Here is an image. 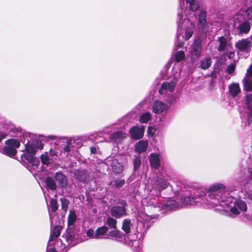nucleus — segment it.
<instances>
[{
    "mask_svg": "<svg viewBox=\"0 0 252 252\" xmlns=\"http://www.w3.org/2000/svg\"><path fill=\"white\" fill-rule=\"evenodd\" d=\"M5 146L2 149V153L9 157L13 158L17 154V148L20 146V142L19 140L11 138L5 141Z\"/></svg>",
    "mask_w": 252,
    "mask_h": 252,
    "instance_id": "obj_1",
    "label": "nucleus"
},
{
    "mask_svg": "<svg viewBox=\"0 0 252 252\" xmlns=\"http://www.w3.org/2000/svg\"><path fill=\"white\" fill-rule=\"evenodd\" d=\"M202 39L200 36H197L191 45L189 54L192 62L198 61L201 55Z\"/></svg>",
    "mask_w": 252,
    "mask_h": 252,
    "instance_id": "obj_2",
    "label": "nucleus"
},
{
    "mask_svg": "<svg viewBox=\"0 0 252 252\" xmlns=\"http://www.w3.org/2000/svg\"><path fill=\"white\" fill-rule=\"evenodd\" d=\"M238 53L244 52L249 54L252 47V42L249 38H243L238 40L235 44Z\"/></svg>",
    "mask_w": 252,
    "mask_h": 252,
    "instance_id": "obj_3",
    "label": "nucleus"
},
{
    "mask_svg": "<svg viewBox=\"0 0 252 252\" xmlns=\"http://www.w3.org/2000/svg\"><path fill=\"white\" fill-rule=\"evenodd\" d=\"M144 131V126H133L130 128L129 133L133 139L137 140L143 138Z\"/></svg>",
    "mask_w": 252,
    "mask_h": 252,
    "instance_id": "obj_4",
    "label": "nucleus"
},
{
    "mask_svg": "<svg viewBox=\"0 0 252 252\" xmlns=\"http://www.w3.org/2000/svg\"><path fill=\"white\" fill-rule=\"evenodd\" d=\"M110 211L111 216L116 219L120 218L126 215V208L118 205L113 206Z\"/></svg>",
    "mask_w": 252,
    "mask_h": 252,
    "instance_id": "obj_5",
    "label": "nucleus"
},
{
    "mask_svg": "<svg viewBox=\"0 0 252 252\" xmlns=\"http://www.w3.org/2000/svg\"><path fill=\"white\" fill-rule=\"evenodd\" d=\"M177 84V80L174 78L170 82H165L161 84L159 90V93L163 94L165 93V90H168L170 92H172Z\"/></svg>",
    "mask_w": 252,
    "mask_h": 252,
    "instance_id": "obj_6",
    "label": "nucleus"
},
{
    "mask_svg": "<svg viewBox=\"0 0 252 252\" xmlns=\"http://www.w3.org/2000/svg\"><path fill=\"white\" fill-rule=\"evenodd\" d=\"M169 185V183L162 178H158L156 180L154 185V188L158 191L157 195L160 196V192L162 190L166 189Z\"/></svg>",
    "mask_w": 252,
    "mask_h": 252,
    "instance_id": "obj_7",
    "label": "nucleus"
},
{
    "mask_svg": "<svg viewBox=\"0 0 252 252\" xmlns=\"http://www.w3.org/2000/svg\"><path fill=\"white\" fill-rule=\"evenodd\" d=\"M206 18L207 14L206 12L203 10H201L199 14L197 27L198 30L202 32H203L205 29L207 23Z\"/></svg>",
    "mask_w": 252,
    "mask_h": 252,
    "instance_id": "obj_8",
    "label": "nucleus"
},
{
    "mask_svg": "<svg viewBox=\"0 0 252 252\" xmlns=\"http://www.w3.org/2000/svg\"><path fill=\"white\" fill-rule=\"evenodd\" d=\"M55 180L58 182L59 185L62 188H65L67 185V177L62 172H57L54 176Z\"/></svg>",
    "mask_w": 252,
    "mask_h": 252,
    "instance_id": "obj_9",
    "label": "nucleus"
},
{
    "mask_svg": "<svg viewBox=\"0 0 252 252\" xmlns=\"http://www.w3.org/2000/svg\"><path fill=\"white\" fill-rule=\"evenodd\" d=\"M150 164L152 168L158 169L160 166V161L158 154L152 153L150 155Z\"/></svg>",
    "mask_w": 252,
    "mask_h": 252,
    "instance_id": "obj_10",
    "label": "nucleus"
},
{
    "mask_svg": "<svg viewBox=\"0 0 252 252\" xmlns=\"http://www.w3.org/2000/svg\"><path fill=\"white\" fill-rule=\"evenodd\" d=\"M111 166L113 172L115 174H120L124 170V166L122 163L118 161V159H114L112 160Z\"/></svg>",
    "mask_w": 252,
    "mask_h": 252,
    "instance_id": "obj_11",
    "label": "nucleus"
},
{
    "mask_svg": "<svg viewBox=\"0 0 252 252\" xmlns=\"http://www.w3.org/2000/svg\"><path fill=\"white\" fill-rule=\"evenodd\" d=\"M148 143L147 141L140 140L137 142L135 145V152L138 153L145 152L147 150Z\"/></svg>",
    "mask_w": 252,
    "mask_h": 252,
    "instance_id": "obj_12",
    "label": "nucleus"
},
{
    "mask_svg": "<svg viewBox=\"0 0 252 252\" xmlns=\"http://www.w3.org/2000/svg\"><path fill=\"white\" fill-rule=\"evenodd\" d=\"M166 109V105L159 101H156L153 105V111L156 114H160Z\"/></svg>",
    "mask_w": 252,
    "mask_h": 252,
    "instance_id": "obj_13",
    "label": "nucleus"
},
{
    "mask_svg": "<svg viewBox=\"0 0 252 252\" xmlns=\"http://www.w3.org/2000/svg\"><path fill=\"white\" fill-rule=\"evenodd\" d=\"M108 232V227L106 225L98 227L95 231L94 239L102 238L103 236L107 234Z\"/></svg>",
    "mask_w": 252,
    "mask_h": 252,
    "instance_id": "obj_14",
    "label": "nucleus"
},
{
    "mask_svg": "<svg viewBox=\"0 0 252 252\" xmlns=\"http://www.w3.org/2000/svg\"><path fill=\"white\" fill-rule=\"evenodd\" d=\"M251 27L250 22L245 21L240 23L237 29L239 30L240 34H248L250 31Z\"/></svg>",
    "mask_w": 252,
    "mask_h": 252,
    "instance_id": "obj_15",
    "label": "nucleus"
},
{
    "mask_svg": "<svg viewBox=\"0 0 252 252\" xmlns=\"http://www.w3.org/2000/svg\"><path fill=\"white\" fill-rule=\"evenodd\" d=\"M34 155L30 154L28 153H24L22 157L24 158L27 160L31 163L33 166H38L40 164V161L38 158L34 157Z\"/></svg>",
    "mask_w": 252,
    "mask_h": 252,
    "instance_id": "obj_16",
    "label": "nucleus"
},
{
    "mask_svg": "<svg viewBox=\"0 0 252 252\" xmlns=\"http://www.w3.org/2000/svg\"><path fill=\"white\" fill-rule=\"evenodd\" d=\"M62 229L63 227L61 225H55L51 232L49 240L53 241L58 238L61 234Z\"/></svg>",
    "mask_w": 252,
    "mask_h": 252,
    "instance_id": "obj_17",
    "label": "nucleus"
},
{
    "mask_svg": "<svg viewBox=\"0 0 252 252\" xmlns=\"http://www.w3.org/2000/svg\"><path fill=\"white\" fill-rule=\"evenodd\" d=\"M218 41L219 42V45L217 50L220 52L224 51L228 46L227 38L224 36H221L218 38Z\"/></svg>",
    "mask_w": 252,
    "mask_h": 252,
    "instance_id": "obj_18",
    "label": "nucleus"
},
{
    "mask_svg": "<svg viewBox=\"0 0 252 252\" xmlns=\"http://www.w3.org/2000/svg\"><path fill=\"white\" fill-rule=\"evenodd\" d=\"M229 91L233 97H235L240 92V88L238 83H232L229 86Z\"/></svg>",
    "mask_w": 252,
    "mask_h": 252,
    "instance_id": "obj_19",
    "label": "nucleus"
},
{
    "mask_svg": "<svg viewBox=\"0 0 252 252\" xmlns=\"http://www.w3.org/2000/svg\"><path fill=\"white\" fill-rule=\"evenodd\" d=\"M63 237H64L65 241L69 244H71L75 238V235L74 230L72 229H67L64 233Z\"/></svg>",
    "mask_w": 252,
    "mask_h": 252,
    "instance_id": "obj_20",
    "label": "nucleus"
},
{
    "mask_svg": "<svg viewBox=\"0 0 252 252\" xmlns=\"http://www.w3.org/2000/svg\"><path fill=\"white\" fill-rule=\"evenodd\" d=\"M112 230L107 232V236L110 238H115L116 239H121L123 237L122 233L121 231L116 228H112Z\"/></svg>",
    "mask_w": 252,
    "mask_h": 252,
    "instance_id": "obj_21",
    "label": "nucleus"
},
{
    "mask_svg": "<svg viewBox=\"0 0 252 252\" xmlns=\"http://www.w3.org/2000/svg\"><path fill=\"white\" fill-rule=\"evenodd\" d=\"M212 60L210 57H206L200 62V67L203 70L208 69L212 64Z\"/></svg>",
    "mask_w": 252,
    "mask_h": 252,
    "instance_id": "obj_22",
    "label": "nucleus"
},
{
    "mask_svg": "<svg viewBox=\"0 0 252 252\" xmlns=\"http://www.w3.org/2000/svg\"><path fill=\"white\" fill-rule=\"evenodd\" d=\"M132 225L130 220L125 219L123 222L122 229L126 234H128L130 232V228Z\"/></svg>",
    "mask_w": 252,
    "mask_h": 252,
    "instance_id": "obj_23",
    "label": "nucleus"
},
{
    "mask_svg": "<svg viewBox=\"0 0 252 252\" xmlns=\"http://www.w3.org/2000/svg\"><path fill=\"white\" fill-rule=\"evenodd\" d=\"M45 183L47 188L51 190H55L57 189L56 183L54 179L51 177H47L45 179Z\"/></svg>",
    "mask_w": 252,
    "mask_h": 252,
    "instance_id": "obj_24",
    "label": "nucleus"
},
{
    "mask_svg": "<svg viewBox=\"0 0 252 252\" xmlns=\"http://www.w3.org/2000/svg\"><path fill=\"white\" fill-rule=\"evenodd\" d=\"M244 89L247 92H252V80L248 78L243 79Z\"/></svg>",
    "mask_w": 252,
    "mask_h": 252,
    "instance_id": "obj_25",
    "label": "nucleus"
},
{
    "mask_svg": "<svg viewBox=\"0 0 252 252\" xmlns=\"http://www.w3.org/2000/svg\"><path fill=\"white\" fill-rule=\"evenodd\" d=\"M76 220V215L74 211L70 210L67 218V223L69 226L73 225Z\"/></svg>",
    "mask_w": 252,
    "mask_h": 252,
    "instance_id": "obj_26",
    "label": "nucleus"
},
{
    "mask_svg": "<svg viewBox=\"0 0 252 252\" xmlns=\"http://www.w3.org/2000/svg\"><path fill=\"white\" fill-rule=\"evenodd\" d=\"M111 137L112 139L115 141L122 140L125 138V133L121 131H117L113 133Z\"/></svg>",
    "mask_w": 252,
    "mask_h": 252,
    "instance_id": "obj_27",
    "label": "nucleus"
},
{
    "mask_svg": "<svg viewBox=\"0 0 252 252\" xmlns=\"http://www.w3.org/2000/svg\"><path fill=\"white\" fill-rule=\"evenodd\" d=\"M151 119V114L150 112H146L140 116L139 122L142 124L147 123Z\"/></svg>",
    "mask_w": 252,
    "mask_h": 252,
    "instance_id": "obj_28",
    "label": "nucleus"
},
{
    "mask_svg": "<svg viewBox=\"0 0 252 252\" xmlns=\"http://www.w3.org/2000/svg\"><path fill=\"white\" fill-rule=\"evenodd\" d=\"M117 220L114 218L109 217L106 220L105 224H107L110 228H116L117 227Z\"/></svg>",
    "mask_w": 252,
    "mask_h": 252,
    "instance_id": "obj_29",
    "label": "nucleus"
},
{
    "mask_svg": "<svg viewBox=\"0 0 252 252\" xmlns=\"http://www.w3.org/2000/svg\"><path fill=\"white\" fill-rule=\"evenodd\" d=\"M25 153H28L32 155H35L36 150L35 149L32 143L28 142L25 144Z\"/></svg>",
    "mask_w": 252,
    "mask_h": 252,
    "instance_id": "obj_30",
    "label": "nucleus"
},
{
    "mask_svg": "<svg viewBox=\"0 0 252 252\" xmlns=\"http://www.w3.org/2000/svg\"><path fill=\"white\" fill-rule=\"evenodd\" d=\"M185 58V54L183 51H179L176 52L174 55L175 62L179 63L184 60Z\"/></svg>",
    "mask_w": 252,
    "mask_h": 252,
    "instance_id": "obj_31",
    "label": "nucleus"
},
{
    "mask_svg": "<svg viewBox=\"0 0 252 252\" xmlns=\"http://www.w3.org/2000/svg\"><path fill=\"white\" fill-rule=\"evenodd\" d=\"M60 200L61 202L62 210H63L64 212V213H65L66 212V211L68 209L69 201H68V199H67L65 197L61 198Z\"/></svg>",
    "mask_w": 252,
    "mask_h": 252,
    "instance_id": "obj_32",
    "label": "nucleus"
},
{
    "mask_svg": "<svg viewBox=\"0 0 252 252\" xmlns=\"http://www.w3.org/2000/svg\"><path fill=\"white\" fill-rule=\"evenodd\" d=\"M50 205L52 212L55 213L58 210L59 206L56 199L51 198L50 200Z\"/></svg>",
    "mask_w": 252,
    "mask_h": 252,
    "instance_id": "obj_33",
    "label": "nucleus"
},
{
    "mask_svg": "<svg viewBox=\"0 0 252 252\" xmlns=\"http://www.w3.org/2000/svg\"><path fill=\"white\" fill-rule=\"evenodd\" d=\"M133 171L136 172L139 168L141 164V160L140 158L139 157H136L133 159Z\"/></svg>",
    "mask_w": 252,
    "mask_h": 252,
    "instance_id": "obj_34",
    "label": "nucleus"
},
{
    "mask_svg": "<svg viewBox=\"0 0 252 252\" xmlns=\"http://www.w3.org/2000/svg\"><path fill=\"white\" fill-rule=\"evenodd\" d=\"M182 199L183 200V203L185 205H193L196 203L195 198L192 196L182 197Z\"/></svg>",
    "mask_w": 252,
    "mask_h": 252,
    "instance_id": "obj_35",
    "label": "nucleus"
},
{
    "mask_svg": "<svg viewBox=\"0 0 252 252\" xmlns=\"http://www.w3.org/2000/svg\"><path fill=\"white\" fill-rule=\"evenodd\" d=\"M235 205L238 208L242 211H246L247 210V206L246 203L242 200H238Z\"/></svg>",
    "mask_w": 252,
    "mask_h": 252,
    "instance_id": "obj_36",
    "label": "nucleus"
},
{
    "mask_svg": "<svg viewBox=\"0 0 252 252\" xmlns=\"http://www.w3.org/2000/svg\"><path fill=\"white\" fill-rule=\"evenodd\" d=\"M225 186L222 184H217L211 186L209 190L211 192L216 191L220 189H224Z\"/></svg>",
    "mask_w": 252,
    "mask_h": 252,
    "instance_id": "obj_37",
    "label": "nucleus"
},
{
    "mask_svg": "<svg viewBox=\"0 0 252 252\" xmlns=\"http://www.w3.org/2000/svg\"><path fill=\"white\" fill-rule=\"evenodd\" d=\"M31 143L35 150L36 149L40 150L43 149L44 144L42 143L41 141L39 140H34Z\"/></svg>",
    "mask_w": 252,
    "mask_h": 252,
    "instance_id": "obj_38",
    "label": "nucleus"
},
{
    "mask_svg": "<svg viewBox=\"0 0 252 252\" xmlns=\"http://www.w3.org/2000/svg\"><path fill=\"white\" fill-rule=\"evenodd\" d=\"M246 101L248 109L252 112V94L247 95Z\"/></svg>",
    "mask_w": 252,
    "mask_h": 252,
    "instance_id": "obj_39",
    "label": "nucleus"
},
{
    "mask_svg": "<svg viewBox=\"0 0 252 252\" xmlns=\"http://www.w3.org/2000/svg\"><path fill=\"white\" fill-rule=\"evenodd\" d=\"M236 64L235 63H231L227 66L226 68V72L229 74H233L235 70Z\"/></svg>",
    "mask_w": 252,
    "mask_h": 252,
    "instance_id": "obj_40",
    "label": "nucleus"
},
{
    "mask_svg": "<svg viewBox=\"0 0 252 252\" xmlns=\"http://www.w3.org/2000/svg\"><path fill=\"white\" fill-rule=\"evenodd\" d=\"M40 159H41V162L44 165H47L49 163V158L46 155L42 154L40 156Z\"/></svg>",
    "mask_w": 252,
    "mask_h": 252,
    "instance_id": "obj_41",
    "label": "nucleus"
},
{
    "mask_svg": "<svg viewBox=\"0 0 252 252\" xmlns=\"http://www.w3.org/2000/svg\"><path fill=\"white\" fill-rule=\"evenodd\" d=\"M189 5L190 10H192L193 11H195L199 8V5L196 1L189 3Z\"/></svg>",
    "mask_w": 252,
    "mask_h": 252,
    "instance_id": "obj_42",
    "label": "nucleus"
},
{
    "mask_svg": "<svg viewBox=\"0 0 252 252\" xmlns=\"http://www.w3.org/2000/svg\"><path fill=\"white\" fill-rule=\"evenodd\" d=\"M193 34V31L191 30H186L185 34V39L186 40H188Z\"/></svg>",
    "mask_w": 252,
    "mask_h": 252,
    "instance_id": "obj_43",
    "label": "nucleus"
},
{
    "mask_svg": "<svg viewBox=\"0 0 252 252\" xmlns=\"http://www.w3.org/2000/svg\"><path fill=\"white\" fill-rule=\"evenodd\" d=\"M114 186L116 188H119L122 187L125 183V180H114Z\"/></svg>",
    "mask_w": 252,
    "mask_h": 252,
    "instance_id": "obj_44",
    "label": "nucleus"
},
{
    "mask_svg": "<svg viewBox=\"0 0 252 252\" xmlns=\"http://www.w3.org/2000/svg\"><path fill=\"white\" fill-rule=\"evenodd\" d=\"M86 235L88 237L94 239L95 232L92 228L89 229L86 232Z\"/></svg>",
    "mask_w": 252,
    "mask_h": 252,
    "instance_id": "obj_45",
    "label": "nucleus"
},
{
    "mask_svg": "<svg viewBox=\"0 0 252 252\" xmlns=\"http://www.w3.org/2000/svg\"><path fill=\"white\" fill-rule=\"evenodd\" d=\"M156 130L152 126H149L148 127L147 132L151 136H153L155 134Z\"/></svg>",
    "mask_w": 252,
    "mask_h": 252,
    "instance_id": "obj_46",
    "label": "nucleus"
},
{
    "mask_svg": "<svg viewBox=\"0 0 252 252\" xmlns=\"http://www.w3.org/2000/svg\"><path fill=\"white\" fill-rule=\"evenodd\" d=\"M117 204L121 205L120 206L124 207L125 208H126V206L127 205V202L126 200L120 199L118 200Z\"/></svg>",
    "mask_w": 252,
    "mask_h": 252,
    "instance_id": "obj_47",
    "label": "nucleus"
},
{
    "mask_svg": "<svg viewBox=\"0 0 252 252\" xmlns=\"http://www.w3.org/2000/svg\"><path fill=\"white\" fill-rule=\"evenodd\" d=\"M230 211L235 215H238L240 214L239 211L238 210V208L236 207H233L230 209Z\"/></svg>",
    "mask_w": 252,
    "mask_h": 252,
    "instance_id": "obj_48",
    "label": "nucleus"
},
{
    "mask_svg": "<svg viewBox=\"0 0 252 252\" xmlns=\"http://www.w3.org/2000/svg\"><path fill=\"white\" fill-rule=\"evenodd\" d=\"M247 74L248 76L252 77V63L250 65L247 69Z\"/></svg>",
    "mask_w": 252,
    "mask_h": 252,
    "instance_id": "obj_49",
    "label": "nucleus"
},
{
    "mask_svg": "<svg viewBox=\"0 0 252 252\" xmlns=\"http://www.w3.org/2000/svg\"><path fill=\"white\" fill-rule=\"evenodd\" d=\"M7 135V134L5 132L0 131V142L2 139L5 138Z\"/></svg>",
    "mask_w": 252,
    "mask_h": 252,
    "instance_id": "obj_50",
    "label": "nucleus"
},
{
    "mask_svg": "<svg viewBox=\"0 0 252 252\" xmlns=\"http://www.w3.org/2000/svg\"><path fill=\"white\" fill-rule=\"evenodd\" d=\"M63 150L64 152L68 153L71 150L69 145L68 144L65 145L63 148Z\"/></svg>",
    "mask_w": 252,
    "mask_h": 252,
    "instance_id": "obj_51",
    "label": "nucleus"
},
{
    "mask_svg": "<svg viewBox=\"0 0 252 252\" xmlns=\"http://www.w3.org/2000/svg\"><path fill=\"white\" fill-rule=\"evenodd\" d=\"M185 45V42L183 41H179L177 45L178 48H182Z\"/></svg>",
    "mask_w": 252,
    "mask_h": 252,
    "instance_id": "obj_52",
    "label": "nucleus"
},
{
    "mask_svg": "<svg viewBox=\"0 0 252 252\" xmlns=\"http://www.w3.org/2000/svg\"><path fill=\"white\" fill-rule=\"evenodd\" d=\"M90 152L91 154H94L96 152V149L94 147H92L90 148Z\"/></svg>",
    "mask_w": 252,
    "mask_h": 252,
    "instance_id": "obj_53",
    "label": "nucleus"
},
{
    "mask_svg": "<svg viewBox=\"0 0 252 252\" xmlns=\"http://www.w3.org/2000/svg\"><path fill=\"white\" fill-rule=\"evenodd\" d=\"M234 56V53L233 52H231V51L229 52L228 58L229 59H231V58H233Z\"/></svg>",
    "mask_w": 252,
    "mask_h": 252,
    "instance_id": "obj_54",
    "label": "nucleus"
},
{
    "mask_svg": "<svg viewBox=\"0 0 252 252\" xmlns=\"http://www.w3.org/2000/svg\"><path fill=\"white\" fill-rule=\"evenodd\" d=\"M46 252H57V251L55 248H53L50 250L47 249Z\"/></svg>",
    "mask_w": 252,
    "mask_h": 252,
    "instance_id": "obj_55",
    "label": "nucleus"
},
{
    "mask_svg": "<svg viewBox=\"0 0 252 252\" xmlns=\"http://www.w3.org/2000/svg\"><path fill=\"white\" fill-rule=\"evenodd\" d=\"M217 73H218V71H217V70H214L212 71V73H211V76L212 77H213L214 76H216V74Z\"/></svg>",
    "mask_w": 252,
    "mask_h": 252,
    "instance_id": "obj_56",
    "label": "nucleus"
},
{
    "mask_svg": "<svg viewBox=\"0 0 252 252\" xmlns=\"http://www.w3.org/2000/svg\"><path fill=\"white\" fill-rule=\"evenodd\" d=\"M158 216H159L158 215H151L150 218L151 219H157L158 218Z\"/></svg>",
    "mask_w": 252,
    "mask_h": 252,
    "instance_id": "obj_57",
    "label": "nucleus"
},
{
    "mask_svg": "<svg viewBox=\"0 0 252 252\" xmlns=\"http://www.w3.org/2000/svg\"><path fill=\"white\" fill-rule=\"evenodd\" d=\"M195 1H196V0H186L187 2L189 3H192V2H194Z\"/></svg>",
    "mask_w": 252,
    "mask_h": 252,
    "instance_id": "obj_58",
    "label": "nucleus"
},
{
    "mask_svg": "<svg viewBox=\"0 0 252 252\" xmlns=\"http://www.w3.org/2000/svg\"><path fill=\"white\" fill-rule=\"evenodd\" d=\"M84 171H78L77 173L80 174L81 173H84Z\"/></svg>",
    "mask_w": 252,
    "mask_h": 252,
    "instance_id": "obj_59",
    "label": "nucleus"
},
{
    "mask_svg": "<svg viewBox=\"0 0 252 252\" xmlns=\"http://www.w3.org/2000/svg\"><path fill=\"white\" fill-rule=\"evenodd\" d=\"M177 37L178 38H179V35H177Z\"/></svg>",
    "mask_w": 252,
    "mask_h": 252,
    "instance_id": "obj_60",
    "label": "nucleus"
}]
</instances>
